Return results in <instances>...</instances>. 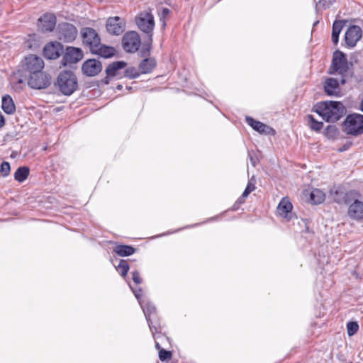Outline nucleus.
<instances>
[{
    "instance_id": "37998d69",
    "label": "nucleus",
    "mask_w": 363,
    "mask_h": 363,
    "mask_svg": "<svg viewBox=\"0 0 363 363\" xmlns=\"http://www.w3.org/2000/svg\"><path fill=\"white\" fill-rule=\"evenodd\" d=\"M249 157H250L252 164L255 167L257 164L256 160L253 158V157L252 156V155L250 153H249Z\"/></svg>"
},
{
    "instance_id": "a878e982",
    "label": "nucleus",
    "mask_w": 363,
    "mask_h": 363,
    "mask_svg": "<svg viewBox=\"0 0 363 363\" xmlns=\"http://www.w3.org/2000/svg\"><path fill=\"white\" fill-rule=\"evenodd\" d=\"M1 107L4 111L7 114H12L16 110L12 98L9 95L4 96L2 98Z\"/></svg>"
},
{
    "instance_id": "7ed1b4c3",
    "label": "nucleus",
    "mask_w": 363,
    "mask_h": 363,
    "mask_svg": "<svg viewBox=\"0 0 363 363\" xmlns=\"http://www.w3.org/2000/svg\"><path fill=\"white\" fill-rule=\"evenodd\" d=\"M135 23L138 28L148 35V42H152V32L155 28L154 16L150 11H144L135 17Z\"/></svg>"
},
{
    "instance_id": "9d476101",
    "label": "nucleus",
    "mask_w": 363,
    "mask_h": 363,
    "mask_svg": "<svg viewBox=\"0 0 363 363\" xmlns=\"http://www.w3.org/2000/svg\"><path fill=\"white\" fill-rule=\"evenodd\" d=\"M22 67L30 74L42 71L44 67V62L41 57L30 55L25 57Z\"/></svg>"
},
{
    "instance_id": "5701e85b",
    "label": "nucleus",
    "mask_w": 363,
    "mask_h": 363,
    "mask_svg": "<svg viewBox=\"0 0 363 363\" xmlns=\"http://www.w3.org/2000/svg\"><path fill=\"white\" fill-rule=\"evenodd\" d=\"M91 52L102 57L108 58L114 55L115 49L113 47L106 46L100 43L97 45V48L92 50Z\"/></svg>"
},
{
    "instance_id": "7c9ffc66",
    "label": "nucleus",
    "mask_w": 363,
    "mask_h": 363,
    "mask_svg": "<svg viewBox=\"0 0 363 363\" xmlns=\"http://www.w3.org/2000/svg\"><path fill=\"white\" fill-rule=\"evenodd\" d=\"M307 120L308 125L311 130L315 131H319L323 126V123L317 121L312 115L307 116Z\"/></svg>"
},
{
    "instance_id": "3c124183",
    "label": "nucleus",
    "mask_w": 363,
    "mask_h": 363,
    "mask_svg": "<svg viewBox=\"0 0 363 363\" xmlns=\"http://www.w3.org/2000/svg\"><path fill=\"white\" fill-rule=\"evenodd\" d=\"M18 82H19V83H22V82H23V80H22V79H19V80H18Z\"/></svg>"
},
{
    "instance_id": "393cba45",
    "label": "nucleus",
    "mask_w": 363,
    "mask_h": 363,
    "mask_svg": "<svg viewBox=\"0 0 363 363\" xmlns=\"http://www.w3.org/2000/svg\"><path fill=\"white\" fill-rule=\"evenodd\" d=\"M345 21L344 20H335L333 24L332 28V41L335 45H337L339 41V35L341 33Z\"/></svg>"
},
{
    "instance_id": "72a5a7b5",
    "label": "nucleus",
    "mask_w": 363,
    "mask_h": 363,
    "mask_svg": "<svg viewBox=\"0 0 363 363\" xmlns=\"http://www.w3.org/2000/svg\"><path fill=\"white\" fill-rule=\"evenodd\" d=\"M255 189V186L253 184L249 182L247 185V187L245 188V191H243L241 197L238 200L239 203H242L245 200V199Z\"/></svg>"
},
{
    "instance_id": "c85d7f7f",
    "label": "nucleus",
    "mask_w": 363,
    "mask_h": 363,
    "mask_svg": "<svg viewBox=\"0 0 363 363\" xmlns=\"http://www.w3.org/2000/svg\"><path fill=\"white\" fill-rule=\"evenodd\" d=\"M155 67V61L152 58L143 60L139 65V70L142 74L150 72Z\"/></svg>"
},
{
    "instance_id": "09e8293b",
    "label": "nucleus",
    "mask_w": 363,
    "mask_h": 363,
    "mask_svg": "<svg viewBox=\"0 0 363 363\" xmlns=\"http://www.w3.org/2000/svg\"><path fill=\"white\" fill-rule=\"evenodd\" d=\"M117 89H119V90L121 89H122V85H118L117 86Z\"/></svg>"
},
{
    "instance_id": "cd10ccee",
    "label": "nucleus",
    "mask_w": 363,
    "mask_h": 363,
    "mask_svg": "<svg viewBox=\"0 0 363 363\" xmlns=\"http://www.w3.org/2000/svg\"><path fill=\"white\" fill-rule=\"evenodd\" d=\"M113 251L119 256L125 257L133 255L135 250L132 246L118 245L114 247Z\"/></svg>"
},
{
    "instance_id": "412c9836",
    "label": "nucleus",
    "mask_w": 363,
    "mask_h": 363,
    "mask_svg": "<svg viewBox=\"0 0 363 363\" xmlns=\"http://www.w3.org/2000/svg\"><path fill=\"white\" fill-rule=\"evenodd\" d=\"M325 93L329 96H337L340 93L339 82L336 79L328 78L324 85Z\"/></svg>"
},
{
    "instance_id": "6e6552de",
    "label": "nucleus",
    "mask_w": 363,
    "mask_h": 363,
    "mask_svg": "<svg viewBox=\"0 0 363 363\" xmlns=\"http://www.w3.org/2000/svg\"><path fill=\"white\" fill-rule=\"evenodd\" d=\"M81 35L83 43L89 47L91 52L94 50L101 42L99 34L91 28H83L81 30Z\"/></svg>"
},
{
    "instance_id": "a19ab883",
    "label": "nucleus",
    "mask_w": 363,
    "mask_h": 363,
    "mask_svg": "<svg viewBox=\"0 0 363 363\" xmlns=\"http://www.w3.org/2000/svg\"><path fill=\"white\" fill-rule=\"evenodd\" d=\"M351 145H352L351 143L345 144L341 148H340V152L345 151V150H348L351 147Z\"/></svg>"
},
{
    "instance_id": "1a4fd4ad",
    "label": "nucleus",
    "mask_w": 363,
    "mask_h": 363,
    "mask_svg": "<svg viewBox=\"0 0 363 363\" xmlns=\"http://www.w3.org/2000/svg\"><path fill=\"white\" fill-rule=\"evenodd\" d=\"M57 32L58 38L66 43L72 42L77 35V28L69 23L60 24L57 28Z\"/></svg>"
},
{
    "instance_id": "2eb2a0df",
    "label": "nucleus",
    "mask_w": 363,
    "mask_h": 363,
    "mask_svg": "<svg viewBox=\"0 0 363 363\" xmlns=\"http://www.w3.org/2000/svg\"><path fill=\"white\" fill-rule=\"evenodd\" d=\"M101 69L102 65L101 62L96 59H89L86 60L82 66L83 74L89 77L97 75Z\"/></svg>"
},
{
    "instance_id": "f8f14e48",
    "label": "nucleus",
    "mask_w": 363,
    "mask_h": 363,
    "mask_svg": "<svg viewBox=\"0 0 363 363\" xmlns=\"http://www.w3.org/2000/svg\"><path fill=\"white\" fill-rule=\"evenodd\" d=\"M132 290L135 294V296L139 301V303L143 310V312H144V314L147 319V321L148 322L150 329L152 331V333H153L154 332L152 330L153 326H152V322L151 320V315L155 313L156 308L152 303H150L149 301H141L140 300V296H141V294H140L141 289H139L138 290H133V289H132Z\"/></svg>"
},
{
    "instance_id": "de8ad7c7",
    "label": "nucleus",
    "mask_w": 363,
    "mask_h": 363,
    "mask_svg": "<svg viewBox=\"0 0 363 363\" xmlns=\"http://www.w3.org/2000/svg\"><path fill=\"white\" fill-rule=\"evenodd\" d=\"M341 83L343 84L345 83V79L344 78H342Z\"/></svg>"
},
{
    "instance_id": "423d86ee",
    "label": "nucleus",
    "mask_w": 363,
    "mask_h": 363,
    "mask_svg": "<svg viewBox=\"0 0 363 363\" xmlns=\"http://www.w3.org/2000/svg\"><path fill=\"white\" fill-rule=\"evenodd\" d=\"M141 44L139 34L135 31L126 33L122 39V45L124 50L127 52H136Z\"/></svg>"
},
{
    "instance_id": "2f4dec72",
    "label": "nucleus",
    "mask_w": 363,
    "mask_h": 363,
    "mask_svg": "<svg viewBox=\"0 0 363 363\" xmlns=\"http://www.w3.org/2000/svg\"><path fill=\"white\" fill-rule=\"evenodd\" d=\"M359 330V324L355 321H350L347 324V332L349 336L354 335Z\"/></svg>"
},
{
    "instance_id": "f03ea898",
    "label": "nucleus",
    "mask_w": 363,
    "mask_h": 363,
    "mask_svg": "<svg viewBox=\"0 0 363 363\" xmlns=\"http://www.w3.org/2000/svg\"><path fill=\"white\" fill-rule=\"evenodd\" d=\"M57 86L65 95H71L77 87V79L71 71H64L57 77Z\"/></svg>"
},
{
    "instance_id": "20e7f679",
    "label": "nucleus",
    "mask_w": 363,
    "mask_h": 363,
    "mask_svg": "<svg viewBox=\"0 0 363 363\" xmlns=\"http://www.w3.org/2000/svg\"><path fill=\"white\" fill-rule=\"evenodd\" d=\"M344 131L354 136L363 133V115L353 113L347 116L343 123Z\"/></svg>"
},
{
    "instance_id": "58836bf2",
    "label": "nucleus",
    "mask_w": 363,
    "mask_h": 363,
    "mask_svg": "<svg viewBox=\"0 0 363 363\" xmlns=\"http://www.w3.org/2000/svg\"><path fill=\"white\" fill-rule=\"evenodd\" d=\"M334 1L335 0H319L318 4L322 5L324 8H328Z\"/></svg>"
},
{
    "instance_id": "e433bc0d",
    "label": "nucleus",
    "mask_w": 363,
    "mask_h": 363,
    "mask_svg": "<svg viewBox=\"0 0 363 363\" xmlns=\"http://www.w3.org/2000/svg\"><path fill=\"white\" fill-rule=\"evenodd\" d=\"M11 170L10 164L7 162L1 163L0 167V173L3 177H6L9 174Z\"/></svg>"
},
{
    "instance_id": "ea45409f",
    "label": "nucleus",
    "mask_w": 363,
    "mask_h": 363,
    "mask_svg": "<svg viewBox=\"0 0 363 363\" xmlns=\"http://www.w3.org/2000/svg\"><path fill=\"white\" fill-rule=\"evenodd\" d=\"M170 13V11L169 9L167 8H164L162 9V16H161V20L167 16H168Z\"/></svg>"
},
{
    "instance_id": "8fccbe9b",
    "label": "nucleus",
    "mask_w": 363,
    "mask_h": 363,
    "mask_svg": "<svg viewBox=\"0 0 363 363\" xmlns=\"http://www.w3.org/2000/svg\"><path fill=\"white\" fill-rule=\"evenodd\" d=\"M163 27H165L166 26V23L164 21H163V24H162Z\"/></svg>"
},
{
    "instance_id": "dca6fc26",
    "label": "nucleus",
    "mask_w": 363,
    "mask_h": 363,
    "mask_svg": "<svg viewBox=\"0 0 363 363\" xmlns=\"http://www.w3.org/2000/svg\"><path fill=\"white\" fill-rule=\"evenodd\" d=\"M63 51L62 45L57 42L48 43L43 49V54L48 59H56Z\"/></svg>"
},
{
    "instance_id": "4c0bfd02",
    "label": "nucleus",
    "mask_w": 363,
    "mask_h": 363,
    "mask_svg": "<svg viewBox=\"0 0 363 363\" xmlns=\"http://www.w3.org/2000/svg\"><path fill=\"white\" fill-rule=\"evenodd\" d=\"M132 275V279L135 284H139L142 282V279L140 278V274L138 271L133 272Z\"/></svg>"
},
{
    "instance_id": "a211bd4d",
    "label": "nucleus",
    "mask_w": 363,
    "mask_h": 363,
    "mask_svg": "<svg viewBox=\"0 0 363 363\" xmlns=\"http://www.w3.org/2000/svg\"><path fill=\"white\" fill-rule=\"evenodd\" d=\"M330 194L333 201L340 204H349L352 201V196L355 194V191L344 192L340 190H331Z\"/></svg>"
},
{
    "instance_id": "9b49d317",
    "label": "nucleus",
    "mask_w": 363,
    "mask_h": 363,
    "mask_svg": "<svg viewBox=\"0 0 363 363\" xmlns=\"http://www.w3.org/2000/svg\"><path fill=\"white\" fill-rule=\"evenodd\" d=\"M348 205L347 215L355 220H363V202L358 200L357 192L352 196V201Z\"/></svg>"
},
{
    "instance_id": "49530a36",
    "label": "nucleus",
    "mask_w": 363,
    "mask_h": 363,
    "mask_svg": "<svg viewBox=\"0 0 363 363\" xmlns=\"http://www.w3.org/2000/svg\"><path fill=\"white\" fill-rule=\"evenodd\" d=\"M359 109L363 112V99L362 100V101L360 103Z\"/></svg>"
},
{
    "instance_id": "f704fd0d",
    "label": "nucleus",
    "mask_w": 363,
    "mask_h": 363,
    "mask_svg": "<svg viewBox=\"0 0 363 363\" xmlns=\"http://www.w3.org/2000/svg\"><path fill=\"white\" fill-rule=\"evenodd\" d=\"M337 128L335 125H328L325 129V135L328 138H334L337 135Z\"/></svg>"
},
{
    "instance_id": "473e14b6",
    "label": "nucleus",
    "mask_w": 363,
    "mask_h": 363,
    "mask_svg": "<svg viewBox=\"0 0 363 363\" xmlns=\"http://www.w3.org/2000/svg\"><path fill=\"white\" fill-rule=\"evenodd\" d=\"M117 269L122 277H125L129 270L128 262L123 259L121 260L117 267Z\"/></svg>"
},
{
    "instance_id": "c03bdc74",
    "label": "nucleus",
    "mask_w": 363,
    "mask_h": 363,
    "mask_svg": "<svg viewBox=\"0 0 363 363\" xmlns=\"http://www.w3.org/2000/svg\"><path fill=\"white\" fill-rule=\"evenodd\" d=\"M128 72H127L126 75L129 76V77H131V78H135V77H137L138 76V74H128Z\"/></svg>"
},
{
    "instance_id": "ddd939ff",
    "label": "nucleus",
    "mask_w": 363,
    "mask_h": 363,
    "mask_svg": "<svg viewBox=\"0 0 363 363\" xmlns=\"http://www.w3.org/2000/svg\"><path fill=\"white\" fill-rule=\"evenodd\" d=\"M362 31L359 26L353 25L350 26L345 34V41L347 47L353 48L361 39Z\"/></svg>"
},
{
    "instance_id": "f3484780",
    "label": "nucleus",
    "mask_w": 363,
    "mask_h": 363,
    "mask_svg": "<svg viewBox=\"0 0 363 363\" xmlns=\"http://www.w3.org/2000/svg\"><path fill=\"white\" fill-rule=\"evenodd\" d=\"M82 57L83 52L80 48L74 47H67L66 49L65 54L63 57V60L65 61V62L63 64L65 65L67 63H76L81 60Z\"/></svg>"
},
{
    "instance_id": "c9c22d12",
    "label": "nucleus",
    "mask_w": 363,
    "mask_h": 363,
    "mask_svg": "<svg viewBox=\"0 0 363 363\" xmlns=\"http://www.w3.org/2000/svg\"><path fill=\"white\" fill-rule=\"evenodd\" d=\"M172 352L170 351L165 350L164 349H160L159 351V358L161 361H167L172 358Z\"/></svg>"
},
{
    "instance_id": "bb28decb",
    "label": "nucleus",
    "mask_w": 363,
    "mask_h": 363,
    "mask_svg": "<svg viewBox=\"0 0 363 363\" xmlns=\"http://www.w3.org/2000/svg\"><path fill=\"white\" fill-rule=\"evenodd\" d=\"M311 201L313 204H320L325 199V194L320 189H314L310 193Z\"/></svg>"
},
{
    "instance_id": "b1692460",
    "label": "nucleus",
    "mask_w": 363,
    "mask_h": 363,
    "mask_svg": "<svg viewBox=\"0 0 363 363\" xmlns=\"http://www.w3.org/2000/svg\"><path fill=\"white\" fill-rule=\"evenodd\" d=\"M126 66V63L123 61L114 62L110 64L106 69L107 77H113L119 74V71Z\"/></svg>"
},
{
    "instance_id": "4468645a",
    "label": "nucleus",
    "mask_w": 363,
    "mask_h": 363,
    "mask_svg": "<svg viewBox=\"0 0 363 363\" xmlns=\"http://www.w3.org/2000/svg\"><path fill=\"white\" fill-rule=\"evenodd\" d=\"M125 26V21L118 16L108 18L106 25L107 31L116 35H121L124 31Z\"/></svg>"
},
{
    "instance_id": "6ab92c4d",
    "label": "nucleus",
    "mask_w": 363,
    "mask_h": 363,
    "mask_svg": "<svg viewBox=\"0 0 363 363\" xmlns=\"http://www.w3.org/2000/svg\"><path fill=\"white\" fill-rule=\"evenodd\" d=\"M39 21L43 31H52L56 24V17L52 13H46L40 17Z\"/></svg>"
},
{
    "instance_id": "79ce46f5",
    "label": "nucleus",
    "mask_w": 363,
    "mask_h": 363,
    "mask_svg": "<svg viewBox=\"0 0 363 363\" xmlns=\"http://www.w3.org/2000/svg\"><path fill=\"white\" fill-rule=\"evenodd\" d=\"M5 121L4 117L2 113L0 112V128L4 125Z\"/></svg>"
},
{
    "instance_id": "0eeeda50",
    "label": "nucleus",
    "mask_w": 363,
    "mask_h": 363,
    "mask_svg": "<svg viewBox=\"0 0 363 363\" xmlns=\"http://www.w3.org/2000/svg\"><path fill=\"white\" fill-rule=\"evenodd\" d=\"M28 84L32 89H45L50 84V77L42 71L32 73L28 76Z\"/></svg>"
},
{
    "instance_id": "f257e3e1",
    "label": "nucleus",
    "mask_w": 363,
    "mask_h": 363,
    "mask_svg": "<svg viewBox=\"0 0 363 363\" xmlns=\"http://www.w3.org/2000/svg\"><path fill=\"white\" fill-rule=\"evenodd\" d=\"M315 111L327 122H336L345 113L346 109L342 103L327 101L318 103Z\"/></svg>"
},
{
    "instance_id": "4be33fe9",
    "label": "nucleus",
    "mask_w": 363,
    "mask_h": 363,
    "mask_svg": "<svg viewBox=\"0 0 363 363\" xmlns=\"http://www.w3.org/2000/svg\"><path fill=\"white\" fill-rule=\"evenodd\" d=\"M245 121L249 125L259 133H269L272 130V128L266 124L260 121H255L250 116H247Z\"/></svg>"
},
{
    "instance_id": "aec40b11",
    "label": "nucleus",
    "mask_w": 363,
    "mask_h": 363,
    "mask_svg": "<svg viewBox=\"0 0 363 363\" xmlns=\"http://www.w3.org/2000/svg\"><path fill=\"white\" fill-rule=\"evenodd\" d=\"M292 208L293 206L290 201L286 198H284L279 202L277 208V212L279 216L285 218L289 220L291 218Z\"/></svg>"
},
{
    "instance_id": "a18cd8bd",
    "label": "nucleus",
    "mask_w": 363,
    "mask_h": 363,
    "mask_svg": "<svg viewBox=\"0 0 363 363\" xmlns=\"http://www.w3.org/2000/svg\"><path fill=\"white\" fill-rule=\"evenodd\" d=\"M155 348L157 350H158L159 351L160 350V349H162L161 347H160V345L158 342H155Z\"/></svg>"
},
{
    "instance_id": "c756f323",
    "label": "nucleus",
    "mask_w": 363,
    "mask_h": 363,
    "mask_svg": "<svg viewBox=\"0 0 363 363\" xmlns=\"http://www.w3.org/2000/svg\"><path fill=\"white\" fill-rule=\"evenodd\" d=\"M29 174V169L26 167H21L17 169L14 174V178L19 182H24Z\"/></svg>"
},
{
    "instance_id": "39448f33",
    "label": "nucleus",
    "mask_w": 363,
    "mask_h": 363,
    "mask_svg": "<svg viewBox=\"0 0 363 363\" xmlns=\"http://www.w3.org/2000/svg\"><path fill=\"white\" fill-rule=\"evenodd\" d=\"M347 60L345 55L340 50H336L333 53L332 66L330 68L329 72L330 74L337 72L338 74L343 75L347 72Z\"/></svg>"
}]
</instances>
